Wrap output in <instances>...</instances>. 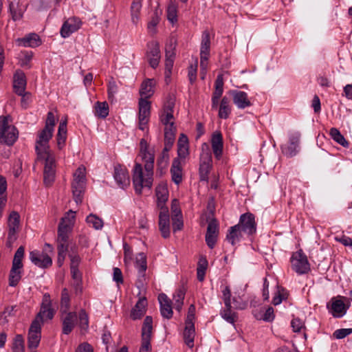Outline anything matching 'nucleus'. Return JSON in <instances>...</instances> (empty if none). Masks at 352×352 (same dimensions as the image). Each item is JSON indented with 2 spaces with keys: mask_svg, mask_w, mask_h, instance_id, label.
Masks as SVG:
<instances>
[{
  "mask_svg": "<svg viewBox=\"0 0 352 352\" xmlns=\"http://www.w3.org/2000/svg\"><path fill=\"white\" fill-rule=\"evenodd\" d=\"M147 306V300L145 297L140 298L136 302L135 307L131 312V317L133 320L140 319L146 313V307Z\"/></svg>",
  "mask_w": 352,
  "mask_h": 352,
  "instance_id": "nucleus-36",
  "label": "nucleus"
},
{
  "mask_svg": "<svg viewBox=\"0 0 352 352\" xmlns=\"http://www.w3.org/2000/svg\"><path fill=\"white\" fill-rule=\"evenodd\" d=\"M147 60L150 66H157L160 59V50L159 45L155 41L148 44Z\"/></svg>",
  "mask_w": 352,
  "mask_h": 352,
  "instance_id": "nucleus-25",
  "label": "nucleus"
},
{
  "mask_svg": "<svg viewBox=\"0 0 352 352\" xmlns=\"http://www.w3.org/2000/svg\"><path fill=\"white\" fill-rule=\"evenodd\" d=\"M159 214V229L162 236L164 238L170 236V217L168 208L160 209Z\"/></svg>",
  "mask_w": 352,
  "mask_h": 352,
  "instance_id": "nucleus-20",
  "label": "nucleus"
},
{
  "mask_svg": "<svg viewBox=\"0 0 352 352\" xmlns=\"http://www.w3.org/2000/svg\"><path fill=\"white\" fill-rule=\"evenodd\" d=\"M234 294L235 296L232 298L234 309L240 310L245 309L248 306V302L243 298L244 294L238 293L236 295V292H234Z\"/></svg>",
  "mask_w": 352,
  "mask_h": 352,
  "instance_id": "nucleus-51",
  "label": "nucleus"
},
{
  "mask_svg": "<svg viewBox=\"0 0 352 352\" xmlns=\"http://www.w3.org/2000/svg\"><path fill=\"white\" fill-rule=\"evenodd\" d=\"M188 139L184 133L180 134L177 142V155L175 159H180L182 162H185L186 157L189 155Z\"/></svg>",
  "mask_w": 352,
  "mask_h": 352,
  "instance_id": "nucleus-29",
  "label": "nucleus"
},
{
  "mask_svg": "<svg viewBox=\"0 0 352 352\" xmlns=\"http://www.w3.org/2000/svg\"><path fill=\"white\" fill-rule=\"evenodd\" d=\"M70 298L68 291L66 288H64L61 292L60 299V311L63 313H67L70 307Z\"/></svg>",
  "mask_w": 352,
  "mask_h": 352,
  "instance_id": "nucleus-49",
  "label": "nucleus"
},
{
  "mask_svg": "<svg viewBox=\"0 0 352 352\" xmlns=\"http://www.w3.org/2000/svg\"><path fill=\"white\" fill-rule=\"evenodd\" d=\"M24 339L20 334H17L13 339L12 349L13 352H24Z\"/></svg>",
  "mask_w": 352,
  "mask_h": 352,
  "instance_id": "nucleus-55",
  "label": "nucleus"
},
{
  "mask_svg": "<svg viewBox=\"0 0 352 352\" xmlns=\"http://www.w3.org/2000/svg\"><path fill=\"white\" fill-rule=\"evenodd\" d=\"M87 223L96 230H100L103 227V221L94 214H90L86 218Z\"/></svg>",
  "mask_w": 352,
  "mask_h": 352,
  "instance_id": "nucleus-52",
  "label": "nucleus"
},
{
  "mask_svg": "<svg viewBox=\"0 0 352 352\" xmlns=\"http://www.w3.org/2000/svg\"><path fill=\"white\" fill-rule=\"evenodd\" d=\"M54 129L44 127L38 133L36 141L35 150L37 155L52 153L50 149L49 141L52 138Z\"/></svg>",
  "mask_w": 352,
  "mask_h": 352,
  "instance_id": "nucleus-7",
  "label": "nucleus"
},
{
  "mask_svg": "<svg viewBox=\"0 0 352 352\" xmlns=\"http://www.w3.org/2000/svg\"><path fill=\"white\" fill-rule=\"evenodd\" d=\"M33 53L31 51H22L19 54V60L21 66H25L31 63Z\"/></svg>",
  "mask_w": 352,
  "mask_h": 352,
  "instance_id": "nucleus-57",
  "label": "nucleus"
},
{
  "mask_svg": "<svg viewBox=\"0 0 352 352\" xmlns=\"http://www.w3.org/2000/svg\"><path fill=\"white\" fill-rule=\"evenodd\" d=\"M157 197V206L159 209L167 208L166 203L168 199V190L167 187L164 184H160L157 186L155 190Z\"/></svg>",
  "mask_w": 352,
  "mask_h": 352,
  "instance_id": "nucleus-35",
  "label": "nucleus"
},
{
  "mask_svg": "<svg viewBox=\"0 0 352 352\" xmlns=\"http://www.w3.org/2000/svg\"><path fill=\"white\" fill-rule=\"evenodd\" d=\"M237 226L249 237L256 232V224L254 215L248 212L241 215Z\"/></svg>",
  "mask_w": 352,
  "mask_h": 352,
  "instance_id": "nucleus-12",
  "label": "nucleus"
},
{
  "mask_svg": "<svg viewBox=\"0 0 352 352\" xmlns=\"http://www.w3.org/2000/svg\"><path fill=\"white\" fill-rule=\"evenodd\" d=\"M291 326L294 332H300L305 328V323L300 318H294L291 322Z\"/></svg>",
  "mask_w": 352,
  "mask_h": 352,
  "instance_id": "nucleus-61",
  "label": "nucleus"
},
{
  "mask_svg": "<svg viewBox=\"0 0 352 352\" xmlns=\"http://www.w3.org/2000/svg\"><path fill=\"white\" fill-rule=\"evenodd\" d=\"M143 170L142 166L139 163H135L133 170V183L135 192L142 194L144 188L151 189L153 182V170L148 171L147 169Z\"/></svg>",
  "mask_w": 352,
  "mask_h": 352,
  "instance_id": "nucleus-2",
  "label": "nucleus"
},
{
  "mask_svg": "<svg viewBox=\"0 0 352 352\" xmlns=\"http://www.w3.org/2000/svg\"><path fill=\"white\" fill-rule=\"evenodd\" d=\"M211 146L214 157L219 160L223 154V136L220 131H214L211 137Z\"/></svg>",
  "mask_w": 352,
  "mask_h": 352,
  "instance_id": "nucleus-23",
  "label": "nucleus"
},
{
  "mask_svg": "<svg viewBox=\"0 0 352 352\" xmlns=\"http://www.w3.org/2000/svg\"><path fill=\"white\" fill-rule=\"evenodd\" d=\"M142 8L141 0H133L131 6V20L134 24L139 21V14Z\"/></svg>",
  "mask_w": 352,
  "mask_h": 352,
  "instance_id": "nucleus-46",
  "label": "nucleus"
},
{
  "mask_svg": "<svg viewBox=\"0 0 352 352\" xmlns=\"http://www.w3.org/2000/svg\"><path fill=\"white\" fill-rule=\"evenodd\" d=\"M184 163L180 159H174L172 163L170 173L173 182L179 184L182 181V166Z\"/></svg>",
  "mask_w": 352,
  "mask_h": 352,
  "instance_id": "nucleus-34",
  "label": "nucleus"
},
{
  "mask_svg": "<svg viewBox=\"0 0 352 352\" xmlns=\"http://www.w3.org/2000/svg\"><path fill=\"white\" fill-rule=\"evenodd\" d=\"M21 268L12 266L9 275V285L15 287L21 278Z\"/></svg>",
  "mask_w": 352,
  "mask_h": 352,
  "instance_id": "nucleus-43",
  "label": "nucleus"
},
{
  "mask_svg": "<svg viewBox=\"0 0 352 352\" xmlns=\"http://www.w3.org/2000/svg\"><path fill=\"white\" fill-rule=\"evenodd\" d=\"M135 267L138 270V282L141 285L145 280L146 270L147 269L146 257L144 253H140L136 257Z\"/></svg>",
  "mask_w": 352,
  "mask_h": 352,
  "instance_id": "nucleus-30",
  "label": "nucleus"
},
{
  "mask_svg": "<svg viewBox=\"0 0 352 352\" xmlns=\"http://www.w3.org/2000/svg\"><path fill=\"white\" fill-rule=\"evenodd\" d=\"M172 226L173 232L181 230L184 226L182 216L172 217Z\"/></svg>",
  "mask_w": 352,
  "mask_h": 352,
  "instance_id": "nucleus-59",
  "label": "nucleus"
},
{
  "mask_svg": "<svg viewBox=\"0 0 352 352\" xmlns=\"http://www.w3.org/2000/svg\"><path fill=\"white\" fill-rule=\"evenodd\" d=\"M24 248L23 246H21L17 249L12 261V266H14V267H23L22 259L24 256Z\"/></svg>",
  "mask_w": 352,
  "mask_h": 352,
  "instance_id": "nucleus-56",
  "label": "nucleus"
},
{
  "mask_svg": "<svg viewBox=\"0 0 352 352\" xmlns=\"http://www.w3.org/2000/svg\"><path fill=\"white\" fill-rule=\"evenodd\" d=\"M331 138L343 147H349V142L336 128H331L329 131Z\"/></svg>",
  "mask_w": 352,
  "mask_h": 352,
  "instance_id": "nucleus-45",
  "label": "nucleus"
},
{
  "mask_svg": "<svg viewBox=\"0 0 352 352\" xmlns=\"http://www.w3.org/2000/svg\"><path fill=\"white\" fill-rule=\"evenodd\" d=\"M75 219L76 212L70 210L61 219L59 224L63 225V226H69V228L72 229L75 223Z\"/></svg>",
  "mask_w": 352,
  "mask_h": 352,
  "instance_id": "nucleus-50",
  "label": "nucleus"
},
{
  "mask_svg": "<svg viewBox=\"0 0 352 352\" xmlns=\"http://www.w3.org/2000/svg\"><path fill=\"white\" fill-rule=\"evenodd\" d=\"M167 19L172 23L174 24L177 21V5L175 2L170 1L166 10Z\"/></svg>",
  "mask_w": 352,
  "mask_h": 352,
  "instance_id": "nucleus-47",
  "label": "nucleus"
},
{
  "mask_svg": "<svg viewBox=\"0 0 352 352\" xmlns=\"http://www.w3.org/2000/svg\"><path fill=\"white\" fill-rule=\"evenodd\" d=\"M85 167L80 166L74 173L72 189L75 202L80 204L82 201L86 184Z\"/></svg>",
  "mask_w": 352,
  "mask_h": 352,
  "instance_id": "nucleus-4",
  "label": "nucleus"
},
{
  "mask_svg": "<svg viewBox=\"0 0 352 352\" xmlns=\"http://www.w3.org/2000/svg\"><path fill=\"white\" fill-rule=\"evenodd\" d=\"M231 113V107L230 105V100L224 96L222 98L219 110V117L221 119H227Z\"/></svg>",
  "mask_w": 352,
  "mask_h": 352,
  "instance_id": "nucleus-41",
  "label": "nucleus"
},
{
  "mask_svg": "<svg viewBox=\"0 0 352 352\" xmlns=\"http://www.w3.org/2000/svg\"><path fill=\"white\" fill-rule=\"evenodd\" d=\"M95 114L99 118H105L109 115V105L106 102H97L95 104Z\"/></svg>",
  "mask_w": 352,
  "mask_h": 352,
  "instance_id": "nucleus-48",
  "label": "nucleus"
},
{
  "mask_svg": "<svg viewBox=\"0 0 352 352\" xmlns=\"http://www.w3.org/2000/svg\"><path fill=\"white\" fill-rule=\"evenodd\" d=\"M219 234V225L216 219L211 220L207 227V231L206 234V242L207 245L212 249L217 240Z\"/></svg>",
  "mask_w": 352,
  "mask_h": 352,
  "instance_id": "nucleus-21",
  "label": "nucleus"
},
{
  "mask_svg": "<svg viewBox=\"0 0 352 352\" xmlns=\"http://www.w3.org/2000/svg\"><path fill=\"white\" fill-rule=\"evenodd\" d=\"M56 313V310L52 307V302L50 295L48 293L44 294L41 304L39 312L36 316L34 320H37L41 324L46 320H52Z\"/></svg>",
  "mask_w": 352,
  "mask_h": 352,
  "instance_id": "nucleus-8",
  "label": "nucleus"
},
{
  "mask_svg": "<svg viewBox=\"0 0 352 352\" xmlns=\"http://www.w3.org/2000/svg\"><path fill=\"white\" fill-rule=\"evenodd\" d=\"M175 104L173 101H168L164 106L160 114V120L164 125V144L166 150L170 149L175 140L176 126H175L173 109Z\"/></svg>",
  "mask_w": 352,
  "mask_h": 352,
  "instance_id": "nucleus-1",
  "label": "nucleus"
},
{
  "mask_svg": "<svg viewBox=\"0 0 352 352\" xmlns=\"http://www.w3.org/2000/svg\"><path fill=\"white\" fill-rule=\"evenodd\" d=\"M248 237L249 236L245 234H243L242 230L237 226L235 225L229 228L226 235V240L232 245H235L241 240Z\"/></svg>",
  "mask_w": 352,
  "mask_h": 352,
  "instance_id": "nucleus-27",
  "label": "nucleus"
},
{
  "mask_svg": "<svg viewBox=\"0 0 352 352\" xmlns=\"http://www.w3.org/2000/svg\"><path fill=\"white\" fill-rule=\"evenodd\" d=\"M41 324L37 320H33L28 331V347L30 349H36L41 341Z\"/></svg>",
  "mask_w": 352,
  "mask_h": 352,
  "instance_id": "nucleus-16",
  "label": "nucleus"
},
{
  "mask_svg": "<svg viewBox=\"0 0 352 352\" xmlns=\"http://www.w3.org/2000/svg\"><path fill=\"white\" fill-rule=\"evenodd\" d=\"M8 237L6 245L11 248L17 240L21 228L20 215L16 211H12L8 218Z\"/></svg>",
  "mask_w": 352,
  "mask_h": 352,
  "instance_id": "nucleus-6",
  "label": "nucleus"
},
{
  "mask_svg": "<svg viewBox=\"0 0 352 352\" xmlns=\"http://www.w3.org/2000/svg\"><path fill=\"white\" fill-rule=\"evenodd\" d=\"M38 160L44 161L43 182L46 186H50L56 177V161L53 153L37 155Z\"/></svg>",
  "mask_w": 352,
  "mask_h": 352,
  "instance_id": "nucleus-5",
  "label": "nucleus"
},
{
  "mask_svg": "<svg viewBox=\"0 0 352 352\" xmlns=\"http://www.w3.org/2000/svg\"><path fill=\"white\" fill-rule=\"evenodd\" d=\"M16 44L25 47H36L41 45L42 41L39 36L35 33H30L25 36L18 38Z\"/></svg>",
  "mask_w": 352,
  "mask_h": 352,
  "instance_id": "nucleus-26",
  "label": "nucleus"
},
{
  "mask_svg": "<svg viewBox=\"0 0 352 352\" xmlns=\"http://www.w3.org/2000/svg\"><path fill=\"white\" fill-rule=\"evenodd\" d=\"M230 94L232 96L233 102L239 109H245L252 105L247 93L239 90H232Z\"/></svg>",
  "mask_w": 352,
  "mask_h": 352,
  "instance_id": "nucleus-24",
  "label": "nucleus"
},
{
  "mask_svg": "<svg viewBox=\"0 0 352 352\" xmlns=\"http://www.w3.org/2000/svg\"><path fill=\"white\" fill-rule=\"evenodd\" d=\"M30 259L32 263L41 268H47L52 264V260L47 254L38 251L30 252Z\"/></svg>",
  "mask_w": 352,
  "mask_h": 352,
  "instance_id": "nucleus-19",
  "label": "nucleus"
},
{
  "mask_svg": "<svg viewBox=\"0 0 352 352\" xmlns=\"http://www.w3.org/2000/svg\"><path fill=\"white\" fill-rule=\"evenodd\" d=\"M151 115V102L148 100L140 98L139 100V129L144 131L147 129V124Z\"/></svg>",
  "mask_w": 352,
  "mask_h": 352,
  "instance_id": "nucleus-14",
  "label": "nucleus"
},
{
  "mask_svg": "<svg viewBox=\"0 0 352 352\" xmlns=\"http://www.w3.org/2000/svg\"><path fill=\"white\" fill-rule=\"evenodd\" d=\"M155 81L153 78H148L144 80L140 89L141 98L148 100L155 92Z\"/></svg>",
  "mask_w": 352,
  "mask_h": 352,
  "instance_id": "nucleus-33",
  "label": "nucleus"
},
{
  "mask_svg": "<svg viewBox=\"0 0 352 352\" xmlns=\"http://www.w3.org/2000/svg\"><path fill=\"white\" fill-rule=\"evenodd\" d=\"M166 66H173L175 57V42L171 40L165 47Z\"/></svg>",
  "mask_w": 352,
  "mask_h": 352,
  "instance_id": "nucleus-39",
  "label": "nucleus"
},
{
  "mask_svg": "<svg viewBox=\"0 0 352 352\" xmlns=\"http://www.w3.org/2000/svg\"><path fill=\"white\" fill-rule=\"evenodd\" d=\"M67 139V120L61 121L59 124L58 133L56 135L57 146L61 150L65 144Z\"/></svg>",
  "mask_w": 352,
  "mask_h": 352,
  "instance_id": "nucleus-38",
  "label": "nucleus"
},
{
  "mask_svg": "<svg viewBox=\"0 0 352 352\" xmlns=\"http://www.w3.org/2000/svg\"><path fill=\"white\" fill-rule=\"evenodd\" d=\"M352 333V329H340L333 333L334 337L337 339H342Z\"/></svg>",
  "mask_w": 352,
  "mask_h": 352,
  "instance_id": "nucleus-63",
  "label": "nucleus"
},
{
  "mask_svg": "<svg viewBox=\"0 0 352 352\" xmlns=\"http://www.w3.org/2000/svg\"><path fill=\"white\" fill-rule=\"evenodd\" d=\"M65 316L63 317V333L69 334L74 328L77 321V314L76 312L65 313Z\"/></svg>",
  "mask_w": 352,
  "mask_h": 352,
  "instance_id": "nucleus-32",
  "label": "nucleus"
},
{
  "mask_svg": "<svg viewBox=\"0 0 352 352\" xmlns=\"http://www.w3.org/2000/svg\"><path fill=\"white\" fill-rule=\"evenodd\" d=\"M290 261L292 270L298 274H306L310 270L307 257L302 250L294 252Z\"/></svg>",
  "mask_w": 352,
  "mask_h": 352,
  "instance_id": "nucleus-9",
  "label": "nucleus"
},
{
  "mask_svg": "<svg viewBox=\"0 0 352 352\" xmlns=\"http://www.w3.org/2000/svg\"><path fill=\"white\" fill-rule=\"evenodd\" d=\"M160 305V312L164 318L170 319L173 316V310L170 300L165 294H160L158 296Z\"/></svg>",
  "mask_w": 352,
  "mask_h": 352,
  "instance_id": "nucleus-31",
  "label": "nucleus"
},
{
  "mask_svg": "<svg viewBox=\"0 0 352 352\" xmlns=\"http://www.w3.org/2000/svg\"><path fill=\"white\" fill-rule=\"evenodd\" d=\"M210 55V36L208 30L201 34L200 46V66H206Z\"/></svg>",
  "mask_w": 352,
  "mask_h": 352,
  "instance_id": "nucleus-15",
  "label": "nucleus"
},
{
  "mask_svg": "<svg viewBox=\"0 0 352 352\" xmlns=\"http://www.w3.org/2000/svg\"><path fill=\"white\" fill-rule=\"evenodd\" d=\"M289 143L281 146L282 152L287 157L295 156L299 151L300 134L297 131H290L288 133Z\"/></svg>",
  "mask_w": 352,
  "mask_h": 352,
  "instance_id": "nucleus-13",
  "label": "nucleus"
},
{
  "mask_svg": "<svg viewBox=\"0 0 352 352\" xmlns=\"http://www.w3.org/2000/svg\"><path fill=\"white\" fill-rule=\"evenodd\" d=\"M113 177L117 184L122 188H125L130 184L129 172L126 168L121 164L114 166Z\"/></svg>",
  "mask_w": 352,
  "mask_h": 352,
  "instance_id": "nucleus-17",
  "label": "nucleus"
},
{
  "mask_svg": "<svg viewBox=\"0 0 352 352\" xmlns=\"http://www.w3.org/2000/svg\"><path fill=\"white\" fill-rule=\"evenodd\" d=\"M9 120V116H0V142L12 146L19 138V131Z\"/></svg>",
  "mask_w": 352,
  "mask_h": 352,
  "instance_id": "nucleus-3",
  "label": "nucleus"
},
{
  "mask_svg": "<svg viewBox=\"0 0 352 352\" xmlns=\"http://www.w3.org/2000/svg\"><path fill=\"white\" fill-rule=\"evenodd\" d=\"M349 307L350 304L346 305L341 299H331V311L335 318H341L345 315Z\"/></svg>",
  "mask_w": 352,
  "mask_h": 352,
  "instance_id": "nucleus-28",
  "label": "nucleus"
},
{
  "mask_svg": "<svg viewBox=\"0 0 352 352\" xmlns=\"http://www.w3.org/2000/svg\"><path fill=\"white\" fill-rule=\"evenodd\" d=\"M79 327L82 333H85L89 328L88 314L84 309L79 312Z\"/></svg>",
  "mask_w": 352,
  "mask_h": 352,
  "instance_id": "nucleus-53",
  "label": "nucleus"
},
{
  "mask_svg": "<svg viewBox=\"0 0 352 352\" xmlns=\"http://www.w3.org/2000/svg\"><path fill=\"white\" fill-rule=\"evenodd\" d=\"M220 315L226 321L232 324H234L237 318V314L232 311L231 304H229L228 307H225V308L221 311Z\"/></svg>",
  "mask_w": 352,
  "mask_h": 352,
  "instance_id": "nucleus-44",
  "label": "nucleus"
},
{
  "mask_svg": "<svg viewBox=\"0 0 352 352\" xmlns=\"http://www.w3.org/2000/svg\"><path fill=\"white\" fill-rule=\"evenodd\" d=\"M70 272L72 278L76 282V286H79L82 282V273L79 271L78 267H70Z\"/></svg>",
  "mask_w": 352,
  "mask_h": 352,
  "instance_id": "nucleus-62",
  "label": "nucleus"
},
{
  "mask_svg": "<svg viewBox=\"0 0 352 352\" xmlns=\"http://www.w3.org/2000/svg\"><path fill=\"white\" fill-rule=\"evenodd\" d=\"M186 289L184 287H180L178 288L173 294L174 307L179 312L182 309Z\"/></svg>",
  "mask_w": 352,
  "mask_h": 352,
  "instance_id": "nucleus-40",
  "label": "nucleus"
},
{
  "mask_svg": "<svg viewBox=\"0 0 352 352\" xmlns=\"http://www.w3.org/2000/svg\"><path fill=\"white\" fill-rule=\"evenodd\" d=\"M222 298L225 305V307L229 306V304H232L231 302V290L229 286H225L221 291Z\"/></svg>",
  "mask_w": 352,
  "mask_h": 352,
  "instance_id": "nucleus-60",
  "label": "nucleus"
},
{
  "mask_svg": "<svg viewBox=\"0 0 352 352\" xmlns=\"http://www.w3.org/2000/svg\"><path fill=\"white\" fill-rule=\"evenodd\" d=\"M81 21L77 17H71L67 19L60 28V35L63 38L69 37L72 33L76 32L81 26Z\"/></svg>",
  "mask_w": 352,
  "mask_h": 352,
  "instance_id": "nucleus-18",
  "label": "nucleus"
},
{
  "mask_svg": "<svg viewBox=\"0 0 352 352\" xmlns=\"http://www.w3.org/2000/svg\"><path fill=\"white\" fill-rule=\"evenodd\" d=\"M185 329L183 332V338L185 344L189 347L194 346V339L195 336V329L194 324L185 323Z\"/></svg>",
  "mask_w": 352,
  "mask_h": 352,
  "instance_id": "nucleus-37",
  "label": "nucleus"
},
{
  "mask_svg": "<svg viewBox=\"0 0 352 352\" xmlns=\"http://www.w3.org/2000/svg\"><path fill=\"white\" fill-rule=\"evenodd\" d=\"M72 230V229L69 228V226H63V225L59 224L58 228V241L67 243L69 233Z\"/></svg>",
  "mask_w": 352,
  "mask_h": 352,
  "instance_id": "nucleus-54",
  "label": "nucleus"
},
{
  "mask_svg": "<svg viewBox=\"0 0 352 352\" xmlns=\"http://www.w3.org/2000/svg\"><path fill=\"white\" fill-rule=\"evenodd\" d=\"M118 89L117 84L114 80L109 82L107 87L108 98L111 102L115 100V95L118 93Z\"/></svg>",
  "mask_w": 352,
  "mask_h": 352,
  "instance_id": "nucleus-58",
  "label": "nucleus"
},
{
  "mask_svg": "<svg viewBox=\"0 0 352 352\" xmlns=\"http://www.w3.org/2000/svg\"><path fill=\"white\" fill-rule=\"evenodd\" d=\"M202 150L206 148L207 152L203 153L201 156L199 165V178L201 181L208 182V174L212 168V155L209 151V146L207 143L202 144Z\"/></svg>",
  "mask_w": 352,
  "mask_h": 352,
  "instance_id": "nucleus-11",
  "label": "nucleus"
},
{
  "mask_svg": "<svg viewBox=\"0 0 352 352\" xmlns=\"http://www.w3.org/2000/svg\"><path fill=\"white\" fill-rule=\"evenodd\" d=\"M152 330V317L146 316L144 318L142 328V345L139 352H151V338Z\"/></svg>",
  "mask_w": 352,
  "mask_h": 352,
  "instance_id": "nucleus-10",
  "label": "nucleus"
},
{
  "mask_svg": "<svg viewBox=\"0 0 352 352\" xmlns=\"http://www.w3.org/2000/svg\"><path fill=\"white\" fill-rule=\"evenodd\" d=\"M140 155L142 160L144 162V169H147L151 171V169L153 170L155 155L151 151H146V152H140Z\"/></svg>",
  "mask_w": 352,
  "mask_h": 352,
  "instance_id": "nucleus-42",
  "label": "nucleus"
},
{
  "mask_svg": "<svg viewBox=\"0 0 352 352\" xmlns=\"http://www.w3.org/2000/svg\"><path fill=\"white\" fill-rule=\"evenodd\" d=\"M55 124H56L55 116L52 111H50L47 113L45 127L50 129H54Z\"/></svg>",
  "mask_w": 352,
  "mask_h": 352,
  "instance_id": "nucleus-64",
  "label": "nucleus"
},
{
  "mask_svg": "<svg viewBox=\"0 0 352 352\" xmlns=\"http://www.w3.org/2000/svg\"><path fill=\"white\" fill-rule=\"evenodd\" d=\"M27 80L23 71L17 69L13 76V89L17 95H23L26 89Z\"/></svg>",
  "mask_w": 352,
  "mask_h": 352,
  "instance_id": "nucleus-22",
  "label": "nucleus"
}]
</instances>
